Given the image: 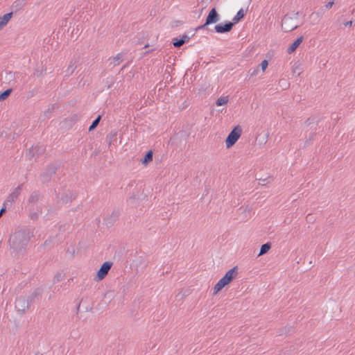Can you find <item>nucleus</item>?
Instances as JSON below:
<instances>
[{"label":"nucleus","mask_w":355,"mask_h":355,"mask_svg":"<svg viewBox=\"0 0 355 355\" xmlns=\"http://www.w3.org/2000/svg\"><path fill=\"white\" fill-rule=\"evenodd\" d=\"M334 4V1H329L328 2L325 6V8L326 9H330L331 8V7L333 6V5Z\"/></svg>","instance_id":"44"},{"label":"nucleus","mask_w":355,"mask_h":355,"mask_svg":"<svg viewBox=\"0 0 355 355\" xmlns=\"http://www.w3.org/2000/svg\"><path fill=\"white\" fill-rule=\"evenodd\" d=\"M153 159V151L152 150H149L146 153L144 156L140 159V162L146 166L149 163H150Z\"/></svg>","instance_id":"22"},{"label":"nucleus","mask_w":355,"mask_h":355,"mask_svg":"<svg viewBox=\"0 0 355 355\" xmlns=\"http://www.w3.org/2000/svg\"><path fill=\"white\" fill-rule=\"evenodd\" d=\"M12 92V88H8L3 92L0 93V101H3L8 98V96L11 94Z\"/></svg>","instance_id":"30"},{"label":"nucleus","mask_w":355,"mask_h":355,"mask_svg":"<svg viewBox=\"0 0 355 355\" xmlns=\"http://www.w3.org/2000/svg\"><path fill=\"white\" fill-rule=\"evenodd\" d=\"M78 207H77V208H73V209H71L69 210V211H68V214H69V216H71V213H75V212L77 211V209H78Z\"/></svg>","instance_id":"49"},{"label":"nucleus","mask_w":355,"mask_h":355,"mask_svg":"<svg viewBox=\"0 0 355 355\" xmlns=\"http://www.w3.org/2000/svg\"><path fill=\"white\" fill-rule=\"evenodd\" d=\"M228 103L227 96H221L218 98L216 101V105L217 106H222L226 105Z\"/></svg>","instance_id":"33"},{"label":"nucleus","mask_w":355,"mask_h":355,"mask_svg":"<svg viewBox=\"0 0 355 355\" xmlns=\"http://www.w3.org/2000/svg\"><path fill=\"white\" fill-rule=\"evenodd\" d=\"M76 63V61L73 62V60H72L71 62H70V64L68 66L67 69H66V76H70L73 73V72L74 71L75 69L76 68V67H73L74 64Z\"/></svg>","instance_id":"32"},{"label":"nucleus","mask_w":355,"mask_h":355,"mask_svg":"<svg viewBox=\"0 0 355 355\" xmlns=\"http://www.w3.org/2000/svg\"><path fill=\"white\" fill-rule=\"evenodd\" d=\"M150 45L148 44H146L143 49H146Z\"/></svg>","instance_id":"55"},{"label":"nucleus","mask_w":355,"mask_h":355,"mask_svg":"<svg viewBox=\"0 0 355 355\" xmlns=\"http://www.w3.org/2000/svg\"><path fill=\"white\" fill-rule=\"evenodd\" d=\"M268 66V61L267 60H263L261 64L258 66L259 68L261 67L263 72L266 71Z\"/></svg>","instance_id":"38"},{"label":"nucleus","mask_w":355,"mask_h":355,"mask_svg":"<svg viewBox=\"0 0 355 355\" xmlns=\"http://www.w3.org/2000/svg\"><path fill=\"white\" fill-rule=\"evenodd\" d=\"M303 40L304 37L300 36L297 37L292 44H291L287 49L288 53L291 54L294 53L298 48V46L301 44V43L303 42Z\"/></svg>","instance_id":"18"},{"label":"nucleus","mask_w":355,"mask_h":355,"mask_svg":"<svg viewBox=\"0 0 355 355\" xmlns=\"http://www.w3.org/2000/svg\"><path fill=\"white\" fill-rule=\"evenodd\" d=\"M34 355H38V353H35Z\"/></svg>","instance_id":"62"},{"label":"nucleus","mask_w":355,"mask_h":355,"mask_svg":"<svg viewBox=\"0 0 355 355\" xmlns=\"http://www.w3.org/2000/svg\"><path fill=\"white\" fill-rule=\"evenodd\" d=\"M209 24H207V21H205V24H202V25H200L198 26L197 28H195V31H198L199 30H202V29H205L207 26H209Z\"/></svg>","instance_id":"41"},{"label":"nucleus","mask_w":355,"mask_h":355,"mask_svg":"<svg viewBox=\"0 0 355 355\" xmlns=\"http://www.w3.org/2000/svg\"><path fill=\"white\" fill-rule=\"evenodd\" d=\"M257 180H259V184H261V185H266L268 183H270L271 180H273V178L270 176H268V178H259V179H257Z\"/></svg>","instance_id":"34"},{"label":"nucleus","mask_w":355,"mask_h":355,"mask_svg":"<svg viewBox=\"0 0 355 355\" xmlns=\"http://www.w3.org/2000/svg\"><path fill=\"white\" fill-rule=\"evenodd\" d=\"M9 75L10 76V77H12V72H10V73H9Z\"/></svg>","instance_id":"59"},{"label":"nucleus","mask_w":355,"mask_h":355,"mask_svg":"<svg viewBox=\"0 0 355 355\" xmlns=\"http://www.w3.org/2000/svg\"><path fill=\"white\" fill-rule=\"evenodd\" d=\"M272 244L270 242H267L261 245L258 257L266 254L271 248Z\"/></svg>","instance_id":"27"},{"label":"nucleus","mask_w":355,"mask_h":355,"mask_svg":"<svg viewBox=\"0 0 355 355\" xmlns=\"http://www.w3.org/2000/svg\"><path fill=\"white\" fill-rule=\"evenodd\" d=\"M317 130L318 128L302 129V134L305 139L304 146H302L303 148H305L311 145V141L317 135Z\"/></svg>","instance_id":"8"},{"label":"nucleus","mask_w":355,"mask_h":355,"mask_svg":"<svg viewBox=\"0 0 355 355\" xmlns=\"http://www.w3.org/2000/svg\"><path fill=\"white\" fill-rule=\"evenodd\" d=\"M12 16L13 12H10L0 17V31L8 24Z\"/></svg>","instance_id":"21"},{"label":"nucleus","mask_w":355,"mask_h":355,"mask_svg":"<svg viewBox=\"0 0 355 355\" xmlns=\"http://www.w3.org/2000/svg\"><path fill=\"white\" fill-rule=\"evenodd\" d=\"M58 235L55 236H50L49 237L42 245L41 247H44L45 250H50L52 249L55 243H58L59 241L56 240Z\"/></svg>","instance_id":"16"},{"label":"nucleus","mask_w":355,"mask_h":355,"mask_svg":"<svg viewBox=\"0 0 355 355\" xmlns=\"http://www.w3.org/2000/svg\"><path fill=\"white\" fill-rule=\"evenodd\" d=\"M301 14H302V12H301L297 11V12H293V13H292L291 15L293 17H294L295 20H297V19L298 16H299V15H300Z\"/></svg>","instance_id":"45"},{"label":"nucleus","mask_w":355,"mask_h":355,"mask_svg":"<svg viewBox=\"0 0 355 355\" xmlns=\"http://www.w3.org/2000/svg\"><path fill=\"white\" fill-rule=\"evenodd\" d=\"M80 306V302L77 305V307H76V309H77V313H78V311H79Z\"/></svg>","instance_id":"53"},{"label":"nucleus","mask_w":355,"mask_h":355,"mask_svg":"<svg viewBox=\"0 0 355 355\" xmlns=\"http://www.w3.org/2000/svg\"><path fill=\"white\" fill-rule=\"evenodd\" d=\"M139 200H141L139 196H138L137 194L133 193L128 199V202L130 205L134 207H137L138 204L137 203V201Z\"/></svg>","instance_id":"31"},{"label":"nucleus","mask_w":355,"mask_h":355,"mask_svg":"<svg viewBox=\"0 0 355 355\" xmlns=\"http://www.w3.org/2000/svg\"><path fill=\"white\" fill-rule=\"evenodd\" d=\"M320 12H313L311 15L310 17L311 18H313V17H315L316 18H319L320 17Z\"/></svg>","instance_id":"46"},{"label":"nucleus","mask_w":355,"mask_h":355,"mask_svg":"<svg viewBox=\"0 0 355 355\" xmlns=\"http://www.w3.org/2000/svg\"><path fill=\"white\" fill-rule=\"evenodd\" d=\"M259 71V67H257L256 68H252L249 70V73H250L251 77L257 76L258 74Z\"/></svg>","instance_id":"39"},{"label":"nucleus","mask_w":355,"mask_h":355,"mask_svg":"<svg viewBox=\"0 0 355 355\" xmlns=\"http://www.w3.org/2000/svg\"><path fill=\"white\" fill-rule=\"evenodd\" d=\"M130 64V62H128L125 64H124L121 69V71H123L125 67H127Z\"/></svg>","instance_id":"51"},{"label":"nucleus","mask_w":355,"mask_h":355,"mask_svg":"<svg viewBox=\"0 0 355 355\" xmlns=\"http://www.w3.org/2000/svg\"><path fill=\"white\" fill-rule=\"evenodd\" d=\"M125 55V53H119L116 56L113 57L112 58H110L109 60H112V61L110 62V64H113V67H116L119 64H120L123 61L124 55Z\"/></svg>","instance_id":"24"},{"label":"nucleus","mask_w":355,"mask_h":355,"mask_svg":"<svg viewBox=\"0 0 355 355\" xmlns=\"http://www.w3.org/2000/svg\"><path fill=\"white\" fill-rule=\"evenodd\" d=\"M242 134V128L239 125L233 128L225 139L227 148L232 147L239 140Z\"/></svg>","instance_id":"4"},{"label":"nucleus","mask_w":355,"mask_h":355,"mask_svg":"<svg viewBox=\"0 0 355 355\" xmlns=\"http://www.w3.org/2000/svg\"><path fill=\"white\" fill-rule=\"evenodd\" d=\"M155 50V49H151L148 51H146V52L144 53V55L146 56V55H148L150 53L153 52Z\"/></svg>","instance_id":"48"},{"label":"nucleus","mask_w":355,"mask_h":355,"mask_svg":"<svg viewBox=\"0 0 355 355\" xmlns=\"http://www.w3.org/2000/svg\"><path fill=\"white\" fill-rule=\"evenodd\" d=\"M238 275V266H234L229 270L223 276L225 280L230 284Z\"/></svg>","instance_id":"15"},{"label":"nucleus","mask_w":355,"mask_h":355,"mask_svg":"<svg viewBox=\"0 0 355 355\" xmlns=\"http://www.w3.org/2000/svg\"><path fill=\"white\" fill-rule=\"evenodd\" d=\"M230 284L227 280L223 277L214 286L213 288V295H216L219 293L225 286Z\"/></svg>","instance_id":"19"},{"label":"nucleus","mask_w":355,"mask_h":355,"mask_svg":"<svg viewBox=\"0 0 355 355\" xmlns=\"http://www.w3.org/2000/svg\"><path fill=\"white\" fill-rule=\"evenodd\" d=\"M310 216L309 215L306 218L309 219V220H311V218H309Z\"/></svg>","instance_id":"60"},{"label":"nucleus","mask_w":355,"mask_h":355,"mask_svg":"<svg viewBox=\"0 0 355 355\" xmlns=\"http://www.w3.org/2000/svg\"><path fill=\"white\" fill-rule=\"evenodd\" d=\"M55 110V105H52V106L47 109V110L45 111V116H48L49 114L52 113Z\"/></svg>","instance_id":"42"},{"label":"nucleus","mask_w":355,"mask_h":355,"mask_svg":"<svg viewBox=\"0 0 355 355\" xmlns=\"http://www.w3.org/2000/svg\"><path fill=\"white\" fill-rule=\"evenodd\" d=\"M352 24H353L352 20H349V21H347L344 23V26H345L351 27V26H352Z\"/></svg>","instance_id":"47"},{"label":"nucleus","mask_w":355,"mask_h":355,"mask_svg":"<svg viewBox=\"0 0 355 355\" xmlns=\"http://www.w3.org/2000/svg\"><path fill=\"white\" fill-rule=\"evenodd\" d=\"M320 121V119H316L315 116H311L304 121L302 129L318 128Z\"/></svg>","instance_id":"14"},{"label":"nucleus","mask_w":355,"mask_h":355,"mask_svg":"<svg viewBox=\"0 0 355 355\" xmlns=\"http://www.w3.org/2000/svg\"><path fill=\"white\" fill-rule=\"evenodd\" d=\"M101 118H102L101 115L99 114L97 116V117L92 121V124L89 127V129H88L89 132H92L96 129V128L99 124V123L101 120Z\"/></svg>","instance_id":"29"},{"label":"nucleus","mask_w":355,"mask_h":355,"mask_svg":"<svg viewBox=\"0 0 355 355\" xmlns=\"http://www.w3.org/2000/svg\"><path fill=\"white\" fill-rule=\"evenodd\" d=\"M64 277V275L61 272H58L53 277V283L60 282Z\"/></svg>","instance_id":"36"},{"label":"nucleus","mask_w":355,"mask_h":355,"mask_svg":"<svg viewBox=\"0 0 355 355\" xmlns=\"http://www.w3.org/2000/svg\"><path fill=\"white\" fill-rule=\"evenodd\" d=\"M40 198V193L39 191H34L31 193L29 198L28 202L30 203H36Z\"/></svg>","instance_id":"28"},{"label":"nucleus","mask_w":355,"mask_h":355,"mask_svg":"<svg viewBox=\"0 0 355 355\" xmlns=\"http://www.w3.org/2000/svg\"><path fill=\"white\" fill-rule=\"evenodd\" d=\"M30 218L31 220H37L38 218V214L37 212H33L30 214Z\"/></svg>","instance_id":"43"},{"label":"nucleus","mask_w":355,"mask_h":355,"mask_svg":"<svg viewBox=\"0 0 355 355\" xmlns=\"http://www.w3.org/2000/svg\"><path fill=\"white\" fill-rule=\"evenodd\" d=\"M6 211V208H1V209L0 210V214H1L2 213L5 212Z\"/></svg>","instance_id":"52"},{"label":"nucleus","mask_w":355,"mask_h":355,"mask_svg":"<svg viewBox=\"0 0 355 355\" xmlns=\"http://www.w3.org/2000/svg\"><path fill=\"white\" fill-rule=\"evenodd\" d=\"M112 265L113 263L111 261H105L97 271L94 280L97 282L103 280L107 276Z\"/></svg>","instance_id":"7"},{"label":"nucleus","mask_w":355,"mask_h":355,"mask_svg":"<svg viewBox=\"0 0 355 355\" xmlns=\"http://www.w3.org/2000/svg\"><path fill=\"white\" fill-rule=\"evenodd\" d=\"M26 5V0H16L11 6V12L14 13L17 12L21 10Z\"/></svg>","instance_id":"20"},{"label":"nucleus","mask_w":355,"mask_h":355,"mask_svg":"<svg viewBox=\"0 0 355 355\" xmlns=\"http://www.w3.org/2000/svg\"><path fill=\"white\" fill-rule=\"evenodd\" d=\"M43 293V289L41 288H37L34 290V291L27 297L30 304L35 302L36 300H39L41 298Z\"/></svg>","instance_id":"17"},{"label":"nucleus","mask_w":355,"mask_h":355,"mask_svg":"<svg viewBox=\"0 0 355 355\" xmlns=\"http://www.w3.org/2000/svg\"><path fill=\"white\" fill-rule=\"evenodd\" d=\"M23 184L19 185L8 197L6 201L7 202H13L15 199H17L20 194V191L21 190Z\"/></svg>","instance_id":"23"},{"label":"nucleus","mask_w":355,"mask_h":355,"mask_svg":"<svg viewBox=\"0 0 355 355\" xmlns=\"http://www.w3.org/2000/svg\"><path fill=\"white\" fill-rule=\"evenodd\" d=\"M46 71V69L44 68L43 67L41 69H36L34 72V76H36L37 77L42 76L45 74Z\"/></svg>","instance_id":"35"},{"label":"nucleus","mask_w":355,"mask_h":355,"mask_svg":"<svg viewBox=\"0 0 355 355\" xmlns=\"http://www.w3.org/2000/svg\"><path fill=\"white\" fill-rule=\"evenodd\" d=\"M106 140L108 142L109 146L116 145L117 132L112 131L109 135H107Z\"/></svg>","instance_id":"25"},{"label":"nucleus","mask_w":355,"mask_h":355,"mask_svg":"<svg viewBox=\"0 0 355 355\" xmlns=\"http://www.w3.org/2000/svg\"><path fill=\"white\" fill-rule=\"evenodd\" d=\"M234 26V23L230 21H225L216 24L214 27V31L218 33H227L232 30Z\"/></svg>","instance_id":"9"},{"label":"nucleus","mask_w":355,"mask_h":355,"mask_svg":"<svg viewBox=\"0 0 355 355\" xmlns=\"http://www.w3.org/2000/svg\"><path fill=\"white\" fill-rule=\"evenodd\" d=\"M220 20V15L217 12L216 8H211L208 15L206 17L205 21H207V24H213L217 23Z\"/></svg>","instance_id":"11"},{"label":"nucleus","mask_w":355,"mask_h":355,"mask_svg":"<svg viewBox=\"0 0 355 355\" xmlns=\"http://www.w3.org/2000/svg\"><path fill=\"white\" fill-rule=\"evenodd\" d=\"M119 211L114 210L112 214L104 218V223L107 227H110L114 225L116 221L119 217Z\"/></svg>","instance_id":"13"},{"label":"nucleus","mask_w":355,"mask_h":355,"mask_svg":"<svg viewBox=\"0 0 355 355\" xmlns=\"http://www.w3.org/2000/svg\"><path fill=\"white\" fill-rule=\"evenodd\" d=\"M245 15V12L243 10V8H241L237 12L236 15L233 17V19H232L233 21H232V22L234 23V24L239 23L241 20H242L244 18Z\"/></svg>","instance_id":"26"},{"label":"nucleus","mask_w":355,"mask_h":355,"mask_svg":"<svg viewBox=\"0 0 355 355\" xmlns=\"http://www.w3.org/2000/svg\"><path fill=\"white\" fill-rule=\"evenodd\" d=\"M46 148L44 145L37 144L31 146L28 150V156L31 158H37L44 153Z\"/></svg>","instance_id":"10"},{"label":"nucleus","mask_w":355,"mask_h":355,"mask_svg":"<svg viewBox=\"0 0 355 355\" xmlns=\"http://www.w3.org/2000/svg\"><path fill=\"white\" fill-rule=\"evenodd\" d=\"M300 25L296 24V20L291 15L286 14L282 19V29L284 32H291Z\"/></svg>","instance_id":"5"},{"label":"nucleus","mask_w":355,"mask_h":355,"mask_svg":"<svg viewBox=\"0 0 355 355\" xmlns=\"http://www.w3.org/2000/svg\"><path fill=\"white\" fill-rule=\"evenodd\" d=\"M34 230L24 227L12 234L8 240L9 245L14 252H19L24 249L31 237L34 236Z\"/></svg>","instance_id":"1"},{"label":"nucleus","mask_w":355,"mask_h":355,"mask_svg":"<svg viewBox=\"0 0 355 355\" xmlns=\"http://www.w3.org/2000/svg\"><path fill=\"white\" fill-rule=\"evenodd\" d=\"M54 190L58 202H60L62 204H71L77 196L72 190L65 189L64 187L59 189L58 191L56 189Z\"/></svg>","instance_id":"2"},{"label":"nucleus","mask_w":355,"mask_h":355,"mask_svg":"<svg viewBox=\"0 0 355 355\" xmlns=\"http://www.w3.org/2000/svg\"><path fill=\"white\" fill-rule=\"evenodd\" d=\"M183 21L180 20H175L171 23L172 28H176L183 24Z\"/></svg>","instance_id":"40"},{"label":"nucleus","mask_w":355,"mask_h":355,"mask_svg":"<svg viewBox=\"0 0 355 355\" xmlns=\"http://www.w3.org/2000/svg\"><path fill=\"white\" fill-rule=\"evenodd\" d=\"M60 168V164L53 162L48 164L44 171L40 173V178L42 184H47L51 182L52 177Z\"/></svg>","instance_id":"3"},{"label":"nucleus","mask_w":355,"mask_h":355,"mask_svg":"<svg viewBox=\"0 0 355 355\" xmlns=\"http://www.w3.org/2000/svg\"><path fill=\"white\" fill-rule=\"evenodd\" d=\"M196 31H195L193 34H192V33H190V35H191L190 37H193L195 35V33H196Z\"/></svg>","instance_id":"56"},{"label":"nucleus","mask_w":355,"mask_h":355,"mask_svg":"<svg viewBox=\"0 0 355 355\" xmlns=\"http://www.w3.org/2000/svg\"><path fill=\"white\" fill-rule=\"evenodd\" d=\"M78 217H80L81 218H83V213H82V212H80V213L78 214Z\"/></svg>","instance_id":"54"},{"label":"nucleus","mask_w":355,"mask_h":355,"mask_svg":"<svg viewBox=\"0 0 355 355\" xmlns=\"http://www.w3.org/2000/svg\"><path fill=\"white\" fill-rule=\"evenodd\" d=\"M282 80H284V81H285V82H286V80H279V83H281Z\"/></svg>","instance_id":"61"},{"label":"nucleus","mask_w":355,"mask_h":355,"mask_svg":"<svg viewBox=\"0 0 355 355\" xmlns=\"http://www.w3.org/2000/svg\"><path fill=\"white\" fill-rule=\"evenodd\" d=\"M31 304L26 296L18 297L15 302V307L17 312L24 314L28 309Z\"/></svg>","instance_id":"6"},{"label":"nucleus","mask_w":355,"mask_h":355,"mask_svg":"<svg viewBox=\"0 0 355 355\" xmlns=\"http://www.w3.org/2000/svg\"><path fill=\"white\" fill-rule=\"evenodd\" d=\"M296 71H297V68L293 70V73H295Z\"/></svg>","instance_id":"58"},{"label":"nucleus","mask_w":355,"mask_h":355,"mask_svg":"<svg viewBox=\"0 0 355 355\" xmlns=\"http://www.w3.org/2000/svg\"><path fill=\"white\" fill-rule=\"evenodd\" d=\"M296 71H297V68L293 70V73H295Z\"/></svg>","instance_id":"57"},{"label":"nucleus","mask_w":355,"mask_h":355,"mask_svg":"<svg viewBox=\"0 0 355 355\" xmlns=\"http://www.w3.org/2000/svg\"><path fill=\"white\" fill-rule=\"evenodd\" d=\"M58 230L59 231H65V225H60Z\"/></svg>","instance_id":"50"},{"label":"nucleus","mask_w":355,"mask_h":355,"mask_svg":"<svg viewBox=\"0 0 355 355\" xmlns=\"http://www.w3.org/2000/svg\"><path fill=\"white\" fill-rule=\"evenodd\" d=\"M60 209L59 207H50L49 209H48V211H47V215H49L51 216H53L54 215H55L57 214V211L58 210Z\"/></svg>","instance_id":"37"},{"label":"nucleus","mask_w":355,"mask_h":355,"mask_svg":"<svg viewBox=\"0 0 355 355\" xmlns=\"http://www.w3.org/2000/svg\"><path fill=\"white\" fill-rule=\"evenodd\" d=\"M191 37L189 36L187 34H184L179 37H174L172 40V44L175 48L180 49L184 44L188 43Z\"/></svg>","instance_id":"12"}]
</instances>
